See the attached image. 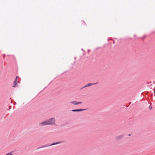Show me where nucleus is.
Returning <instances> with one entry per match:
<instances>
[{"instance_id":"obj_1","label":"nucleus","mask_w":155,"mask_h":155,"mask_svg":"<svg viewBox=\"0 0 155 155\" xmlns=\"http://www.w3.org/2000/svg\"><path fill=\"white\" fill-rule=\"evenodd\" d=\"M47 120L49 125H54L55 124V119L54 118L52 117Z\"/></svg>"},{"instance_id":"obj_2","label":"nucleus","mask_w":155,"mask_h":155,"mask_svg":"<svg viewBox=\"0 0 155 155\" xmlns=\"http://www.w3.org/2000/svg\"><path fill=\"white\" fill-rule=\"evenodd\" d=\"M39 125L41 127H43L45 126L49 125L47 120H45L40 123Z\"/></svg>"},{"instance_id":"obj_3","label":"nucleus","mask_w":155,"mask_h":155,"mask_svg":"<svg viewBox=\"0 0 155 155\" xmlns=\"http://www.w3.org/2000/svg\"><path fill=\"white\" fill-rule=\"evenodd\" d=\"M70 103L74 105H77L82 104V102L81 101L77 102L75 101H71Z\"/></svg>"},{"instance_id":"obj_4","label":"nucleus","mask_w":155,"mask_h":155,"mask_svg":"<svg viewBox=\"0 0 155 155\" xmlns=\"http://www.w3.org/2000/svg\"><path fill=\"white\" fill-rule=\"evenodd\" d=\"M123 137V135H120L116 137H115V139L117 140H121Z\"/></svg>"},{"instance_id":"obj_5","label":"nucleus","mask_w":155,"mask_h":155,"mask_svg":"<svg viewBox=\"0 0 155 155\" xmlns=\"http://www.w3.org/2000/svg\"><path fill=\"white\" fill-rule=\"evenodd\" d=\"M97 83H89L87 84L84 86L82 88L86 87H87L93 85H95L97 84Z\"/></svg>"},{"instance_id":"obj_6","label":"nucleus","mask_w":155,"mask_h":155,"mask_svg":"<svg viewBox=\"0 0 155 155\" xmlns=\"http://www.w3.org/2000/svg\"><path fill=\"white\" fill-rule=\"evenodd\" d=\"M18 77V76H17L16 77L15 80L14 81V85L13 86V87H15L17 86V78Z\"/></svg>"},{"instance_id":"obj_7","label":"nucleus","mask_w":155,"mask_h":155,"mask_svg":"<svg viewBox=\"0 0 155 155\" xmlns=\"http://www.w3.org/2000/svg\"><path fill=\"white\" fill-rule=\"evenodd\" d=\"M84 110L82 109H76V110H73L72 111L73 112H76V111H81L83 110Z\"/></svg>"},{"instance_id":"obj_8","label":"nucleus","mask_w":155,"mask_h":155,"mask_svg":"<svg viewBox=\"0 0 155 155\" xmlns=\"http://www.w3.org/2000/svg\"><path fill=\"white\" fill-rule=\"evenodd\" d=\"M59 143L56 142V143H53L51 144L50 145H54V144H58Z\"/></svg>"},{"instance_id":"obj_9","label":"nucleus","mask_w":155,"mask_h":155,"mask_svg":"<svg viewBox=\"0 0 155 155\" xmlns=\"http://www.w3.org/2000/svg\"><path fill=\"white\" fill-rule=\"evenodd\" d=\"M12 154L11 153H9L5 155H12Z\"/></svg>"},{"instance_id":"obj_10","label":"nucleus","mask_w":155,"mask_h":155,"mask_svg":"<svg viewBox=\"0 0 155 155\" xmlns=\"http://www.w3.org/2000/svg\"><path fill=\"white\" fill-rule=\"evenodd\" d=\"M149 108L150 109H151L152 108V107L151 106H150L149 107Z\"/></svg>"},{"instance_id":"obj_11","label":"nucleus","mask_w":155,"mask_h":155,"mask_svg":"<svg viewBox=\"0 0 155 155\" xmlns=\"http://www.w3.org/2000/svg\"><path fill=\"white\" fill-rule=\"evenodd\" d=\"M131 135V134H129L128 135V136H130Z\"/></svg>"},{"instance_id":"obj_12","label":"nucleus","mask_w":155,"mask_h":155,"mask_svg":"<svg viewBox=\"0 0 155 155\" xmlns=\"http://www.w3.org/2000/svg\"><path fill=\"white\" fill-rule=\"evenodd\" d=\"M154 93H155V91H154Z\"/></svg>"}]
</instances>
